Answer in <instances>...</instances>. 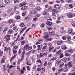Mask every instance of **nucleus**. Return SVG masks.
<instances>
[{"label":"nucleus","instance_id":"1","mask_svg":"<svg viewBox=\"0 0 75 75\" xmlns=\"http://www.w3.org/2000/svg\"><path fill=\"white\" fill-rule=\"evenodd\" d=\"M28 46V44H26L24 46V49H25L27 51H29V50H31V49H32V47L30 46L29 47Z\"/></svg>","mask_w":75,"mask_h":75},{"label":"nucleus","instance_id":"2","mask_svg":"<svg viewBox=\"0 0 75 75\" xmlns=\"http://www.w3.org/2000/svg\"><path fill=\"white\" fill-rule=\"evenodd\" d=\"M43 34L44 35H45L44 36V38L48 39V38L50 37V36H49L50 35H49L47 32H45Z\"/></svg>","mask_w":75,"mask_h":75},{"label":"nucleus","instance_id":"3","mask_svg":"<svg viewBox=\"0 0 75 75\" xmlns=\"http://www.w3.org/2000/svg\"><path fill=\"white\" fill-rule=\"evenodd\" d=\"M67 16L68 18H72L74 17V14L71 13H68L67 14Z\"/></svg>","mask_w":75,"mask_h":75},{"label":"nucleus","instance_id":"4","mask_svg":"<svg viewBox=\"0 0 75 75\" xmlns=\"http://www.w3.org/2000/svg\"><path fill=\"white\" fill-rule=\"evenodd\" d=\"M37 62L39 63V65L38 66V67H41V66H42V62L41 61V60L40 59H38L37 60Z\"/></svg>","mask_w":75,"mask_h":75},{"label":"nucleus","instance_id":"5","mask_svg":"<svg viewBox=\"0 0 75 75\" xmlns=\"http://www.w3.org/2000/svg\"><path fill=\"white\" fill-rule=\"evenodd\" d=\"M62 42H63V41L62 40L59 41L57 42L55 41L54 42L55 44H57V45H61Z\"/></svg>","mask_w":75,"mask_h":75},{"label":"nucleus","instance_id":"6","mask_svg":"<svg viewBox=\"0 0 75 75\" xmlns=\"http://www.w3.org/2000/svg\"><path fill=\"white\" fill-rule=\"evenodd\" d=\"M4 50L5 51H9V52L11 51V49H10V47L7 48V47H5L4 48Z\"/></svg>","mask_w":75,"mask_h":75},{"label":"nucleus","instance_id":"7","mask_svg":"<svg viewBox=\"0 0 75 75\" xmlns=\"http://www.w3.org/2000/svg\"><path fill=\"white\" fill-rule=\"evenodd\" d=\"M6 60V55H4L3 58L2 59H1V64H3L4 62H5V60Z\"/></svg>","mask_w":75,"mask_h":75},{"label":"nucleus","instance_id":"8","mask_svg":"<svg viewBox=\"0 0 75 75\" xmlns=\"http://www.w3.org/2000/svg\"><path fill=\"white\" fill-rule=\"evenodd\" d=\"M26 4V2L23 1L22 3H21L20 4V7H23V6H25Z\"/></svg>","mask_w":75,"mask_h":75},{"label":"nucleus","instance_id":"9","mask_svg":"<svg viewBox=\"0 0 75 75\" xmlns=\"http://www.w3.org/2000/svg\"><path fill=\"white\" fill-rule=\"evenodd\" d=\"M67 39L68 40H69L68 41L69 42V43H70L71 42V41H70V40H71V36L69 35H68L67 36Z\"/></svg>","mask_w":75,"mask_h":75},{"label":"nucleus","instance_id":"10","mask_svg":"<svg viewBox=\"0 0 75 75\" xmlns=\"http://www.w3.org/2000/svg\"><path fill=\"white\" fill-rule=\"evenodd\" d=\"M46 24H47V25H49V26H51V25H52V22H50V21H47L46 22Z\"/></svg>","mask_w":75,"mask_h":75},{"label":"nucleus","instance_id":"11","mask_svg":"<svg viewBox=\"0 0 75 75\" xmlns=\"http://www.w3.org/2000/svg\"><path fill=\"white\" fill-rule=\"evenodd\" d=\"M72 62H68L67 63V65L69 67H71L72 65Z\"/></svg>","mask_w":75,"mask_h":75},{"label":"nucleus","instance_id":"12","mask_svg":"<svg viewBox=\"0 0 75 75\" xmlns=\"http://www.w3.org/2000/svg\"><path fill=\"white\" fill-rule=\"evenodd\" d=\"M61 47L62 50H66L68 48L65 45H63Z\"/></svg>","mask_w":75,"mask_h":75},{"label":"nucleus","instance_id":"13","mask_svg":"<svg viewBox=\"0 0 75 75\" xmlns=\"http://www.w3.org/2000/svg\"><path fill=\"white\" fill-rule=\"evenodd\" d=\"M14 22V20L12 19H10L8 21V23H12Z\"/></svg>","mask_w":75,"mask_h":75},{"label":"nucleus","instance_id":"14","mask_svg":"<svg viewBox=\"0 0 75 75\" xmlns=\"http://www.w3.org/2000/svg\"><path fill=\"white\" fill-rule=\"evenodd\" d=\"M61 50H59V51L57 52L56 53V55H60L61 53Z\"/></svg>","mask_w":75,"mask_h":75},{"label":"nucleus","instance_id":"15","mask_svg":"<svg viewBox=\"0 0 75 75\" xmlns=\"http://www.w3.org/2000/svg\"><path fill=\"white\" fill-rule=\"evenodd\" d=\"M73 32V29H71L68 31V33L69 34H71L72 32Z\"/></svg>","mask_w":75,"mask_h":75},{"label":"nucleus","instance_id":"16","mask_svg":"<svg viewBox=\"0 0 75 75\" xmlns=\"http://www.w3.org/2000/svg\"><path fill=\"white\" fill-rule=\"evenodd\" d=\"M54 7V8H58V9H60V6L57 5H55Z\"/></svg>","mask_w":75,"mask_h":75},{"label":"nucleus","instance_id":"17","mask_svg":"<svg viewBox=\"0 0 75 75\" xmlns=\"http://www.w3.org/2000/svg\"><path fill=\"white\" fill-rule=\"evenodd\" d=\"M22 49L23 50V51L22 52V55H23L24 56V54H25V50H26L25 49H24V47L22 48Z\"/></svg>","mask_w":75,"mask_h":75},{"label":"nucleus","instance_id":"18","mask_svg":"<svg viewBox=\"0 0 75 75\" xmlns=\"http://www.w3.org/2000/svg\"><path fill=\"white\" fill-rule=\"evenodd\" d=\"M13 33L14 31L12 30H10L8 31V33H9V34H11Z\"/></svg>","mask_w":75,"mask_h":75},{"label":"nucleus","instance_id":"19","mask_svg":"<svg viewBox=\"0 0 75 75\" xmlns=\"http://www.w3.org/2000/svg\"><path fill=\"white\" fill-rule=\"evenodd\" d=\"M40 56L41 58H42L45 56V54L44 53H40Z\"/></svg>","mask_w":75,"mask_h":75},{"label":"nucleus","instance_id":"20","mask_svg":"<svg viewBox=\"0 0 75 75\" xmlns=\"http://www.w3.org/2000/svg\"><path fill=\"white\" fill-rule=\"evenodd\" d=\"M27 8V7L26 6H24L23 7H22L21 9L22 10H25Z\"/></svg>","mask_w":75,"mask_h":75},{"label":"nucleus","instance_id":"21","mask_svg":"<svg viewBox=\"0 0 75 75\" xmlns=\"http://www.w3.org/2000/svg\"><path fill=\"white\" fill-rule=\"evenodd\" d=\"M64 62H62L60 64V65L59 66V68H62L64 66Z\"/></svg>","mask_w":75,"mask_h":75},{"label":"nucleus","instance_id":"22","mask_svg":"<svg viewBox=\"0 0 75 75\" xmlns=\"http://www.w3.org/2000/svg\"><path fill=\"white\" fill-rule=\"evenodd\" d=\"M5 3L6 4H8V3H10V1L9 0H5Z\"/></svg>","mask_w":75,"mask_h":75},{"label":"nucleus","instance_id":"23","mask_svg":"<svg viewBox=\"0 0 75 75\" xmlns=\"http://www.w3.org/2000/svg\"><path fill=\"white\" fill-rule=\"evenodd\" d=\"M19 26L20 27H24V26H25V25H24L23 23H22L21 24L19 25Z\"/></svg>","mask_w":75,"mask_h":75},{"label":"nucleus","instance_id":"24","mask_svg":"<svg viewBox=\"0 0 75 75\" xmlns=\"http://www.w3.org/2000/svg\"><path fill=\"white\" fill-rule=\"evenodd\" d=\"M66 1L68 3H70L72 2V0H66Z\"/></svg>","mask_w":75,"mask_h":75},{"label":"nucleus","instance_id":"25","mask_svg":"<svg viewBox=\"0 0 75 75\" xmlns=\"http://www.w3.org/2000/svg\"><path fill=\"white\" fill-rule=\"evenodd\" d=\"M10 35H6L4 37V39H7V38H9V37H10Z\"/></svg>","mask_w":75,"mask_h":75},{"label":"nucleus","instance_id":"26","mask_svg":"<svg viewBox=\"0 0 75 75\" xmlns=\"http://www.w3.org/2000/svg\"><path fill=\"white\" fill-rule=\"evenodd\" d=\"M15 18L17 20H18L20 18V16H16Z\"/></svg>","mask_w":75,"mask_h":75},{"label":"nucleus","instance_id":"27","mask_svg":"<svg viewBox=\"0 0 75 75\" xmlns=\"http://www.w3.org/2000/svg\"><path fill=\"white\" fill-rule=\"evenodd\" d=\"M27 13V12L26 11L22 13V15L23 16H25V15L26 14V13Z\"/></svg>","mask_w":75,"mask_h":75},{"label":"nucleus","instance_id":"28","mask_svg":"<svg viewBox=\"0 0 75 75\" xmlns=\"http://www.w3.org/2000/svg\"><path fill=\"white\" fill-rule=\"evenodd\" d=\"M49 34H50V35H54L55 34V32L54 31H52L51 32H50Z\"/></svg>","mask_w":75,"mask_h":75},{"label":"nucleus","instance_id":"29","mask_svg":"<svg viewBox=\"0 0 75 75\" xmlns=\"http://www.w3.org/2000/svg\"><path fill=\"white\" fill-rule=\"evenodd\" d=\"M29 6L32 7H34L35 6V5H34L33 4H31L29 5Z\"/></svg>","mask_w":75,"mask_h":75},{"label":"nucleus","instance_id":"30","mask_svg":"<svg viewBox=\"0 0 75 75\" xmlns=\"http://www.w3.org/2000/svg\"><path fill=\"white\" fill-rule=\"evenodd\" d=\"M56 62L57 64H59V63H61V61H59V60H57L56 61Z\"/></svg>","mask_w":75,"mask_h":75},{"label":"nucleus","instance_id":"31","mask_svg":"<svg viewBox=\"0 0 75 75\" xmlns=\"http://www.w3.org/2000/svg\"><path fill=\"white\" fill-rule=\"evenodd\" d=\"M0 6L1 7H3L6 6V5L4 4H2L0 5Z\"/></svg>","mask_w":75,"mask_h":75},{"label":"nucleus","instance_id":"32","mask_svg":"<svg viewBox=\"0 0 75 75\" xmlns=\"http://www.w3.org/2000/svg\"><path fill=\"white\" fill-rule=\"evenodd\" d=\"M25 44V41H23L21 42V44L22 45H23Z\"/></svg>","mask_w":75,"mask_h":75},{"label":"nucleus","instance_id":"33","mask_svg":"<svg viewBox=\"0 0 75 75\" xmlns=\"http://www.w3.org/2000/svg\"><path fill=\"white\" fill-rule=\"evenodd\" d=\"M47 46H44L42 48V50H45L47 48Z\"/></svg>","mask_w":75,"mask_h":75},{"label":"nucleus","instance_id":"34","mask_svg":"<svg viewBox=\"0 0 75 75\" xmlns=\"http://www.w3.org/2000/svg\"><path fill=\"white\" fill-rule=\"evenodd\" d=\"M18 48V46H16L14 47L13 48V50H16V49H17Z\"/></svg>","mask_w":75,"mask_h":75},{"label":"nucleus","instance_id":"35","mask_svg":"<svg viewBox=\"0 0 75 75\" xmlns=\"http://www.w3.org/2000/svg\"><path fill=\"white\" fill-rule=\"evenodd\" d=\"M57 59V58L56 57H53L51 59V60H56Z\"/></svg>","mask_w":75,"mask_h":75},{"label":"nucleus","instance_id":"36","mask_svg":"<svg viewBox=\"0 0 75 75\" xmlns=\"http://www.w3.org/2000/svg\"><path fill=\"white\" fill-rule=\"evenodd\" d=\"M3 67L2 68L3 71H6V67H5V65H3Z\"/></svg>","mask_w":75,"mask_h":75},{"label":"nucleus","instance_id":"37","mask_svg":"<svg viewBox=\"0 0 75 75\" xmlns=\"http://www.w3.org/2000/svg\"><path fill=\"white\" fill-rule=\"evenodd\" d=\"M69 7H70V8H73V7H74L73 5H72V4H69Z\"/></svg>","mask_w":75,"mask_h":75},{"label":"nucleus","instance_id":"38","mask_svg":"<svg viewBox=\"0 0 75 75\" xmlns=\"http://www.w3.org/2000/svg\"><path fill=\"white\" fill-rule=\"evenodd\" d=\"M53 11H54V12L55 13H58V11L57 10L55 9H53Z\"/></svg>","mask_w":75,"mask_h":75},{"label":"nucleus","instance_id":"39","mask_svg":"<svg viewBox=\"0 0 75 75\" xmlns=\"http://www.w3.org/2000/svg\"><path fill=\"white\" fill-rule=\"evenodd\" d=\"M6 42H8V41L10 40V38H8L7 39H6Z\"/></svg>","mask_w":75,"mask_h":75},{"label":"nucleus","instance_id":"40","mask_svg":"<svg viewBox=\"0 0 75 75\" xmlns=\"http://www.w3.org/2000/svg\"><path fill=\"white\" fill-rule=\"evenodd\" d=\"M65 55L66 56V57H69V54L68 53H66L65 54Z\"/></svg>","mask_w":75,"mask_h":75},{"label":"nucleus","instance_id":"41","mask_svg":"<svg viewBox=\"0 0 75 75\" xmlns=\"http://www.w3.org/2000/svg\"><path fill=\"white\" fill-rule=\"evenodd\" d=\"M64 57V55L62 54H61L60 55V58H62V57Z\"/></svg>","mask_w":75,"mask_h":75},{"label":"nucleus","instance_id":"42","mask_svg":"<svg viewBox=\"0 0 75 75\" xmlns=\"http://www.w3.org/2000/svg\"><path fill=\"white\" fill-rule=\"evenodd\" d=\"M7 30V27H6L5 28L3 32V33H4V32H5V31H6Z\"/></svg>","mask_w":75,"mask_h":75},{"label":"nucleus","instance_id":"43","mask_svg":"<svg viewBox=\"0 0 75 75\" xmlns=\"http://www.w3.org/2000/svg\"><path fill=\"white\" fill-rule=\"evenodd\" d=\"M37 70L38 71V72H39V71H40L41 70V67L37 69Z\"/></svg>","mask_w":75,"mask_h":75},{"label":"nucleus","instance_id":"44","mask_svg":"<svg viewBox=\"0 0 75 75\" xmlns=\"http://www.w3.org/2000/svg\"><path fill=\"white\" fill-rule=\"evenodd\" d=\"M33 20H34V21H37L38 20V19L37 18H35L33 19Z\"/></svg>","mask_w":75,"mask_h":75},{"label":"nucleus","instance_id":"45","mask_svg":"<svg viewBox=\"0 0 75 75\" xmlns=\"http://www.w3.org/2000/svg\"><path fill=\"white\" fill-rule=\"evenodd\" d=\"M56 23H58V24H59L61 23V22L59 21H56Z\"/></svg>","mask_w":75,"mask_h":75},{"label":"nucleus","instance_id":"46","mask_svg":"<svg viewBox=\"0 0 75 75\" xmlns=\"http://www.w3.org/2000/svg\"><path fill=\"white\" fill-rule=\"evenodd\" d=\"M47 29L48 30H52V28L50 27H48L47 28Z\"/></svg>","mask_w":75,"mask_h":75},{"label":"nucleus","instance_id":"47","mask_svg":"<svg viewBox=\"0 0 75 75\" xmlns=\"http://www.w3.org/2000/svg\"><path fill=\"white\" fill-rule=\"evenodd\" d=\"M3 15L4 16H7V14L6 13H3Z\"/></svg>","mask_w":75,"mask_h":75},{"label":"nucleus","instance_id":"48","mask_svg":"<svg viewBox=\"0 0 75 75\" xmlns=\"http://www.w3.org/2000/svg\"><path fill=\"white\" fill-rule=\"evenodd\" d=\"M43 15H45V16H47V15H48V13L47 12H45L43 13Z\"/></svg>","mask_w":75,"mask_h":75},{"label":"nucleus","instance_id":"49","mask_svg":"<svg viewBox=\"0 0 75 75\" xmlns=\"http://www.w3.org/2000/svg\"><path fill=\"white\" fill-rule=\"evenodd\" d=\"M17 52V50H13V53H14V54H16Z\"/></svg>","mask_w":75,"mask_h":75},{"label":"nucleus","instance_id":"50","mask_svg":"<svg viewBox=\"0 0 75 75\" xmlns=\"http://www.w3.org/2000/svg\"><path fill=\"white\" fill-rule=\"evenodd\" d=\"M43 45H45V46H46V47H47V43H44L43 44Z\"/></svg>","mask_w":75,"mask_h":75},{"label":"nucleus","instance_id":"51","mask_svg":"<svg viewBox=\"0 0 75 75\" xmlns=\"http://www.w3.org/2000/svg\"><path fill=\"white\" fill-rule=\"evenodd\" d=\"M53 48H54V47H52V48H49V50L50 51H51Z\"/></svg>","mask_w":75,"mask_h":75},{"label":"nucleus","instance_id":"52","mask_svg":"<svg viewBox=\"0 0 75 75\" xmlns=\"http://www.w3.org/2000/svg\"><path fill=\"white\" fill-rule=\"evenodd\" d=\"M21 72L22 74H24V70H22L21 71Z\"/></svg>","mask_w":75,"mask_h":75},{"label":"nucleus","instance_id":"53","mask_svg":"<svg viewBox=\"0 0 75 75\" xmlns=\"http://www.w3.org/2000/svg\"><path fill=\"white\" fill-rule=\"evenodd\" d=\"M36 9H37V10L39 11V10H40V9H41V8L40 7H38L36 8Z\"/></svg>","mask_w":75,"mask_h":75},{"label":"nucleus","instance_id":"54","mask_svg":"<svg viewBox=\"0 0 75 75\" xmlns=\"http://www.w3.org/2000/svg\"><path fill=\"white\" fill-rule=\"evenodd\" d=\"M47 62H45L44 64V65L45 67L47 65Z\"/></svg>","mask_w":75,"mask_h":75},{"label":"nucleus","instance_id":"55","mask_svg":"<svg viewBox=\"0 0 75 75\" xmlns=\"http://www.w3.org/2000/svg\"><path fill=\"white\" fill-rule=\"evenodd\" d=\"M31 52V50L28 52L27 53H26V55H28V54H30Z\"/></svg>","mask_w":75,"mask_h":75},{"label":"nucleus","instance_id":"56","mask_svg":"<svg viewBox=\"0 0 75 75\" xmlns=\"http://www.w3.org/2000/svg\"><path fill=\"white\" fill-rule=\"evenodd\" d=\"M3 55V51H1L0 52V56H2Z\"/></svg>","mask_w":75,"mask_h":75},{"label":"nucleus","instance_id":"57","mask_svg":"<svg viewBox=\"0 0 75 75\" xmlns=\"http://www.w3.org/2000/svg\"><path fill=\"white\" fill-rule=\"evenodd\" d=\"M62 71V68L61 69H60V70H59L58 72L59 73L60 72H61Z\"/></svg>","mask_w":75,"mask_h":75},{"label":"nucleus","instance_id":"58","mask_svg":"<svg viewBox=\"0 0 75 75\" xmlns=\"http://www.w3.org/2000/svg\"><path fill=\"white\" fill-rule=\"evenodd\" d=\"M24 56L23 55H22L21 58V60H23V59H24Z\"/></svg>","mask_w":75,"mask_h":75},{"label":"nucleus","instance_id":"59","mask_svg":"<svg viewBox=\"0 0 75 75\" xmlns=\"http://www.w3.org/2000/svg\"><path fill=\"white\" fill-rule=\"evenodd\" d=\"M52 38H50L47 39V40H48V41H51V40H52Z\"/></svg>","mask_w":75,"mask_h":75},{"label":"nucleus","instance_id":"60","mask_svg":"<svg viewBox=\"0 0 75 75\" xmlns=\"http://www.w3.org/2000/svg\"><path fill=\"white\" fill-rule=\"evenodd\" d=\"M18 1V0H15L14 1V3L15 4L16 3H17Z\"/></svg>","mask_w":75,"mask_h":75},{"label":"nucleus","instance_id":"61","mask_svg":"<svg viewBox=\"0 0 75 75\" xmlns=\"http://www.w3.org/2000/svg\"><path fill=\"white\" fill-rule=\"evenodd\" d=\"M20 62H21V59H19L18 60V64H19L20 63Z\"/></svg>","mask_w":75,"mask_h":75},{"label":"nucleus","instance_id":"62","mask_svg":"<svg viewBox=\"0 0 75 75\" xmlns=\"http://www.w3.org/2000/svg\"><path fill=\"white\" fill-rule=\"evenodd\" d=\"M40 26L41 27H44V24H41Z\"/></svg>","mask_w":75,"mask_h":75},{"label":"nucleus","instance_id":"63","mask_svg":"<svg viewBox=\"0 0 75 75\" xmlns=\"http://www.w3.org/2000/svg\"><path fill=\"white\" fill-rule=\"evenodd\" d=\"M51 60H49L48 63V65H51Z\"/></svg>","mask_w":75,"mask_h":75},{"label":"nucleus","instance_id":"64","mask_svg":"<svg viewBox=\"0 0 75 75\" xmlns=\"http://www.w3.org/2000/svg\"><path fill=\"white\" fill-rule=\"evenodd\" d=\"M41 50V47H39V48L37 49V51H39V50Z\"/></svg>","mask_w":75,"mask_h":75}]
</instances>
